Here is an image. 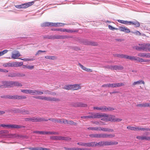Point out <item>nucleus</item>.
Instances as JSON below:
<instances>
[{
	"instance_id": "39",
	"label": "nucleus",
	"mask_w": 150,
	"mask_h": 150,
	"mask_svg": "<svg viewBox=\"0 0 150 150\" xmlns=\"http://www.w3.org/2000/svg\"><path fill=\"white\" fill-rule=\"evenodd\" d=\"M96 142H91L88 143V146H96Z\"/></svg>"
},
{
	"instance_id": "38",
	"label": "nucleus",
	"mask_w": 150,
	"mask_h": 150,
	"mask_svg": "<svg viewBox=\"0 0 150 150\" xmlns=\"http://www.w3.org/2000/svg\"><path fill=\"white\" fill-rule=\"evenodd\" d=\"M114 108L112 107H107L106 106H105V112H107L108 111H112V110H114Z\"/></svg>"
},
{
	"instance_id": "52",
	"label": "nucleus",
	"mask_w": 150,
	"mask_h": 150,
	"mask_svg": "<svg viewBox=\"0 0 150 150\" xmlns=\"http://www.w3.org/2000/svg\"><path fill=\"white\" fill-rule=\"evenodd\" d=\"M47 134L58 135L59 134V133L53 132H47Z\"/></svg>"
},
{
	"instance_id": "35",
	"label": "nucleus",
	"mask_w": 150,
	"mask_h": 150,
	"mask_svg": "<svg viewBox=\"0 0 150 150\" xmlns=\"http://www.w3.org/2000/svg\"><path fill=\"white\" fill-rule=\"evenodd\" d=\"M49 120L52 121V122H54L55 123H61V121L60 119H49Z\"/></svg>"
},
{
	"instance_id": "11",
	"label": "nucleus",
	"mask_w": 150,
	"mask_h": 150,
	"mask_svg": "<svg viewBox=\"0 0 150 150\" xmlns=\"http://www.w3.org/2000/svg\"><path fill=\"white\" fill-rule=\"evenodd\" d=\"M106 68H109L113 70H121L123 69V67L121 66H108L106 67Z\"/></svg>"
},
{
	"instance_id": "12",
	"label": "nucleus",
	"mask_w": 150,
	"mask_h": 150,
	"mask_svg": "<svg viewBox=\"0 0 150 150\" xmlns=\"http://www.w3.org/2000/svg\"><path fill=\"white\" fill-rule=\"evenodd\" d=\"M34 4V1H31L20 4L21 8H25L31 6Z\"/></svg>"
},
{
	"instance_id": "56",
	"label": "nucleus",
	"mask_w": 150,
	"mask_h": 150,
	"mask_svg": "<svg viewBox=\"0 0 150 150\" xmlns=\"http://www.w3.org/2000/svg\"><path fill=\"white\" fill-rule=\"evenodd\" d=\"M145 54L146 53H140L138 54V55L141 57H145Z\"/></svg>"
},
{
	"instance_id": "37",
	"label": "nucleus",
	"mask_w": 150,
	"mask_h": 150,
	"mask_svg": "<svg viewBox=\"0 0 150 150\" xmlns=\"http://www.w3.org/2000/svg\"><path fill=\"white\" fill-rule=\"evenodd\" d=\"M102 86L104 88H112V83H108L104 84Z\"/></svg>"
},
{
	"instance_id": "10",
	"label": "nucleus",
	"mask_w": 150,
	"mask_h": 150,
	"mask_svg": "<svg viewBox=\"0 0 150 150\" xmlns=\"http://www.w3.org/2000/svg\"><path fill=\"white\" fill-rule=\"evenodd\" d=\"M71 105L72 106L74 107H86L87 106L86 104L85 103H82L81 102H75L71 104Z\"/></svg>"
},
{
	"instance_id": "26",
	"label": "nucleus",
	"mask_w": 150,
	"mask_h": 150,
	"mask_svg": "<svg viewBox=\"0 0 150 150\" xmlns=\"http://www.w3.org/2000/svg\"><path fill=\"white\" fill-rule=\"evenodd\" d=\"M11 87L13 86H21L22 84L18 81H11Z\"/></svg>"
},
{
	"instance_id": "47",
	"label": "nucleus",
	"mask_w": 150,
	"mask_h": 150,
	"mask_svg": "<svg viewBox=\"0 0 150 150\" xmlns=\"http://www.w3.org/2000/svg\"><path fill=\"white\" fill-rule=\"evenodd\" d=\"M137 59L140 62H148L149 61V60L147 59L144 60L142 58H139L138 57L137 58Z\"/></svg>"
},
{
	"instance_id": "5",
	"label": "nucleus",
	"mask_w": 150,
	"mask_h": 150,
	"mask_svg": "<svg viewBox=\"0 0 150 150\" xmlns=\"http://www.w3.org/2000/svg\"><path fill=\"white\" fill-rule=\"evenodd\" d=\"M148 44L144 43L143 44H139V46H135L134 47V48L139 50H142L147 51L148 49Z\"/></svg>"
},
{
	"instance_id": "19",
	"label": "nucleus",
	"mask_w": 150,
	"mask_h": 150,
	"mask_svg": "<svg viewBox=\"0 0 150 150\" xmlns=\"http://www.w3.org/2000/svg\"><path fill=\"white\" fill-rule=\"evenodd\" d=\"M124 58L131 60H134L135 61L138 60V57L134 56H129L125 54Z\"/></svg>"
},
{
	"instance_id": "34",
	"label": "nucleus",
	"mask_w": 150,
	"mask_h": 150,
	"mask_svg": "<svg viewBox=\"0 0 150 150\" xmlns=\"http://www.w3.org/2000/svg\"><path fill=\"white\" fill-rule=\"evenodd\" d=\"M26 120L27 121H30L33 122H36L38 121V119L37 118L33 117L27 118Z\"/></svg>"
},
{
	"instance_id": "7",
	"label": "nucleus",
	"mask_w": 150,
	"mask_h": 150,
	"mask_svg": "<svg viewBox=\"0 0 150 150\" xmlns=\"http://www.w3.org/2000/svg\"><path fill=\"white\" fill-rule=\"evenodd\" d=\"M38 99L51 101H59V100L58 98H51L50 97L38 96Z\"/></svg>"
},
{
	"instance_id": "45",
	"label": "nucleus",
	"mask_w": 150,
	"mask_h": 150,
	"mask_svg": "<svg viewBox=\"0 0 150 150\" xmlns=\"http://www.w3.org/2000/svg\"><path fill=\"white\" fill-rule=\"evenodd\" d=\"M96 146H104V141H101L98 143L96 142Z\"/></svg>"
},
{
	"instance_id": "4",
	"label": "nucleus",
	"mask_w": 150,
	"mask_h": 150,
	"mask_svg": "<svg viewBox=\"0 0 150 150\" xmlns=\"http://www.w3.org/2000/svg\"><path fill=\"white\" fill-rule=\"evenodd\" d=\"M66 24L60 23H53L50 22H45L42 24L43 26H54L55 27L63 26Z\"/></svg>"
},
{
	"instance_id": "31",
	"label": "nucleus",
	"mask_w": 150,
	"mask_h": 150,
	"mask_svg": "<svg viewBox=\"0 0 150 150\" xmlns=\"http://www.w3.org/2000/svg\"><path fill=\"white\" fill-rule=\"evenodd\" d=\"M137 106L140 107H148L149 105L148 103H143L142 104H139L137 105Z\"/></svg>"
},
{
	"instance_id": "57",
	"label": "nucleus",
	"mask_w": 150,
	"mask_h": 150,
	"mask_svg": "<svg viewBox=\"0 0 150 150\" xmlns=\"http://www.w3.org/2000/svg\"><path fill=\"white\" fill-rule=\"evenodd\" d=\"M117 87L124 86L125 84L123 83H116Z\"/></svg>"
},
{
	"instance_id": "6",
	"label": "nucleus",
	"mask_w": 150,
	"mask_h": 150,
	"mask_svg": "<svg viewBox=\"0 0 150 150\" xmlns=\"http://www.w3.org/2000/svg\"><path fill=\"white\" fill-rule=\"evenodd\" d=\"M6 127L8 128H14V129H20L22 128L23 127L22 126L18 125H5L1 124L0 125V127Z\"/></svg>"
},
{
	"instance_id": "14",
	"label": "nucleus",
	"mask_w": 150,
	"mask_h": 150,
	"mask_svg": "<svg viewBox=\"0 0 150 150\" xmlns=\"http://www.w3.org/2000/svg\"><path fill=\"white\" fill-rule=\"evenodd\" d=\"M14 53H12L11 58L14 59H19L18 57L21 55L19 52L18 51H16L14 52Z\"/></svg>"
},
{
	"instance_id": "50",
	"label": "nucleus",
	"mask_w": 150,
	"mask_h": 150,
	"mask_svg": "<svg viewBox=\"0 0 150 150\" xmlns=\"http://www.w3.org/2000/svg\"><path fill=\"white\" fill-rule=\"evenodd\" d=\"M60 121H61V123H63L65 124H67L68 120L66 119H60Z\"/></svg>"
},
{
	"instance_id": "30",
	"label": "nucleus",
	"mask_w": 150,
	"mask_h": 150,
	"mask_svg": "<svg viewBox=\"0 0 150 150\" xmlns=\"http://www.w3.org/2000/svg\"><path fill=\"white\" fill-rule=\"evenodd\" d=\"M23 62H13V67H17L22 66Z\"/></svg>"
},
{
	"instance_id": "8",
	"label": "nucleus",
	"mask_w": 150,
	"mask_h": 150,
	"mask_svg": "<svg viewBox=\"0 0 150 150\" xmlns=\"http://www.w3.org/2000/svg\"><path fill=\"white\" fill-rule=\"evenodd\" d=\"M11 81H2L0 84V88H6L11 87Z\"/></svg>"
},
{
	"instance_id": "51",
	"label": "nucleus",
	"mask_w": 150,
	"mask_h": 150,
	"mask_svg": "<svg viewBox=\"0 0 150 150\" xmlns=\"http://www.w3.org/2000/svg\"><path fill=\"white\" fill-rule=\"evenodd\" d=\"M132 33L136 35H141L140 33L138 30H136L135 32H132Z\"/></svg>"
},
{
	"instance_id": "1",
	"label": "nucleus",
	"mask_w": 150,
	"mask_h": 150,
	"mask_svg": "<svg viewBox=\"0 0 150 150\" xmlns=\"http://www.w3.org/2000/svg\"><path fill=\"white\" fill-rule=\"evenodd\" d=\"M89 136L91 138H112L114 137V134H108L106 133L101 134H92L89 135Z\"/></svg>"
},
{
	"instance_id": "23",
	"label": "nucleus",
	"mask_w": 150,
	"mask_h": 150,
	"mask_svg": "<svg viewBox=\"0 0 150 150\" xmlns=\"http://www.w3.org/2000/svg\"><path fill=\"white\" fill-rule=\"evenodd\" d=\"M81 84H74L72 85V90H78L79 89L81 88V87L80 86Z\"/></svg>"
},
{
	"instance_id": "16",
	"label": "nucleus",
	"mask_w": 150,
	"mask_h": 150,
	"mask_svg": "<svg viewBox=\"0 0 150 150\" xmlns=\"http://www.w3.org/2000/svg\"><path fill=\"white\" fill-rule=\"evenodd\" d=\"M118 142H116L104 141V146H110L113 145H117Z\"/></svg>"
},
{
	"instance_id": "49",
	"label": "nucleus",
	"mask_w": 150,
	"mask_h": 150,
	"mask_svg": "<svg viewBox=\"0 0 150 150\" xmlns=\"http://www.w3.org/2000/svg\"><path fill=\"white\" fill-rule=\"evenodd\" d=\"M8 51V50H5L2 51L0 52V56H2L4 54L6 53Z\"/></svg>"
},
{
	"instance_id": "54",
	"label": "nucleus",
	"mask_w": 150,
	"mask_h": 150,
	"mask_svg": "<svg viewBox=\"0 0 150 150\" xmlns=\"http://www.w3.org/2000/svg\"><path fill=\"white\" fill-rule=\"evenodd\" d=\"M135 127L136 126H128L127 127V128L128 129H129L131 130H133L135 131Z\"/></svg>"
},
{
	"instance_id": "44",
	"label": "nucleus",
	"mask_w": 150,
	"mask_h": 150,
	"mask_svg": "<svg viewBox=\"0 0 150 150\" xmlns=\"http://www.w3.org/2000/svg\"><path fill=\"white\" fill-rule=\"evenodd\" d=\"M77 144L80 146H88V143L79 142L77 143Z\"/></svg>"
},
{
	"instance_id": "63",
	"label": "nucleus",
	"mask_w": 150,
	"mask_h": 150,
	"mask_svg": "<svg viewBox=\"0 0 150 150\" xmlns=\"http://www.w3.org/2000/svg\"><path fill=\"white\" fill-rule=\"evenodd\" d=\"M75 123L74 122L71 120H70L69 121H68V123H67V124H70L71 125H74Z\"/></svg>"
},
{
	"instance_id": "41",
	"label": "nucleus",
	"mask_w": 150,
	"mask_h": 150,
	"mask_svg": "<svg viewBox=\"0 0 150 150\" xmlns=\"http://www.w3.org/2000/svg\"><path fill=\"white\" fill-rule=\"evenodd\" d=\"M45 58L47 59L54 60L56 59V57L54 56H45Z\"/></svg>"
},
{
	"instance_id": "17",
	"label": "nucleus",
	"mask_w": 150,
	"mask_h": 150,
	"mask_svg": "<svg viewBox=\"0 0 150 150\" xmlns=\"http://www.w3.org/2000/svg\"><path fill=\"white\" fill-rule=\"evenodd\" d=\"M129 25H134L136 27H139L140 26V24L139 22L137 21H129Z\"/></svg>"
},
{
	"instance_id": "55",
	"label": "nucleus",
	"mask_w": 150,
	"mask_h": 150,
	"mask_svg": "<svg viewBox=\"0 0 150 150\" xmlns=\"http://www.w3.org/2000/svg\"><path fill=\"white\" fill-rule=\"evenodd\" d=\"M81 118L83 119L92 118L91 115L89 116H82L81 117Z\"/></svg>"
},
{
	"instance_id": "64",
	"label": "nucleus",
	"mask_w": 150,
	"mask_h": 150,
	"mask_svg": "<svg viewBox=\"0 0 150 150\" xmlns=\"http://www.w3.org/2000/svg\"><path fill=\"white\" fill-rule=\"evenodd\" d=\"M64 149L65 150H74V148H68L66 147H64Z\"/></svg>"
},
{
	"instance_id": "61",
	"label": "nucleus",
	"mask_w": 150,
	"mask_h": 150,
	"mask_svg": "<svg viewBox=\"0 0 150 150\" xmlns=\"http://www.w3.org/2000/svg\"><path fill=\"white\" fill-rule=\"evenodd\" d=\"M122 120L121 119L115 118V120L114 122H120Z\"/></svg>"
},
{
	"instance_id": "3",
	"label": "nucleus",
	"mask_w": 150,
	"mask_h": 150,
	"mask_svg": "<svg viewBox=\"0 0 150 150\" xmlns=\"http://www.w3.org/2000/svg\"><path fill=\"white\" fill-rule=\"evenodd\" d=\"M1 97L4 98H8L9 99L18 100L25 99L27 98L25 96H18L17 95L14 96L6 95L2 96Z\"/></svg>"
},
{
	"instance_id": "46",
	"label": "nucleus",
	"mask_w": 150,
	"mask_h": 150,
	"mask_svg": "<svg viewBox=\"0 0 150 150\" xmlns=\"http://www.w3.org/2000/svg\"><path fill=\"white\" fill-rule=\"evenodd\" d=\"M72 85H67L65 86L64 89L66 90H72Z\"/></svg>"
},
{
	"instance_id": "27",
	"label": "nucleus",
	"mask_w": 150,
	"mask_h": 150,
	"mask_svg": "<svg viewBox=\"0 0 150 150\" xmlns=\"http://www.w3.org/2000/svg\"><path fill=\"white\" fill-rule=\"evenodd\" d=\"M100 131H102L103 132H113L114 130L113 129H109L107 128L103 127H100Z\"/></svg>"
},
{
	"instance_id": "48",
	"label": "nucleus",
	"mask_w": 150,
	"mask_h": 150,
	"mask_svg": "<svg viewBox=\"0 0 150 150\" xmlns=\"http://www.w3.org/2000/svg\"><path fill=\"white\" fill-rule=\"evenodd\" d=\"M19 59H21L22 60H23L24 61H31L33 60L34 59L33 58H25V59H21L19 58Z\"/></svg>"
},
{
	"instance_id": "33",
	"label": "nucleus",
	"mask_w": 150,
	"mask_h": 150,
	"mask_svg": "<svg viewBox=\"0 0 150 150\" xmlns=\"http://www.w3.org/2000/svg\"><path fill=\"white\" fill-rule=\"evenodd\" d=\"M3 66L4 67H13V63H7L3 64Z\"/></svg>"
},
{
	"instance_id": "62",
	"label": "nucleus",
	"mask_w": 150,
	"mask_h": 150,
	"mask_svg": "<svg viewBox=\"0 0 150 150\" xmlns=\"http://www.w3.org/2000/svg\"><path fill=\"white\" fill-rule=\"evenodd\" d=\"M38 150H51L49 149L40 147V148H38Z\"/></svg>"
},
{
	"instance_id": "15",
	"label": "nucleus",
	"mask_w": 150,
	"mask_h": 150,
	"mask_svg": "<svg viewBox=\"0 0 150 150\" xmlns=\"http://www.w3.org/2000/svg\"><path fill=\"white\" fill-rule=\"evenodd\" d=\"M101 113L97 112V113H91L92 118H100L101 115Z\"/></svg>"
},
{
	"instance_id": "36",
	"label": "nucleus",
	"mask_w": 150,
	"mask_h": 150,
	"mask_svg": "<svg viewBox=\"0 0 150 150\" xmlns=\"http://www.w3.org/2000/svg\"><path fill=\"white\" fill-rule=\"evenodd\" d=\"M118 21L122 24L127 25L129 24V21H125L121 19H118Z\"/></svg>"
},
{
	"instance_id": "2",
	"label": "nucleus",
	"mask_w": 150,
	"mask_h": 150,
	"mask_svg": "<svg viewBox=\"0 0 150 150\" xmlns=\"http://www.w3.org/2000/svg\"><path fill=\"white\" fill-rule=\"evenodd\" d=\"M7 137L9 138H16L19 139H26L28 138L27 136L25 135L17 133L8 134L7 135Z\"/></svg>"
},
{
	"instance_id": "22",
	"label": "nucleus",
	"mask_w": 150,
	"mask_h": 150,
	"mask_svg": "<svg viewBox=\"0 0 150 150\" xmlns=\"http://www.w3.org/2000/svg\"><path fill=\"white\" fill-rule=\"evenodd\" d=\"M120 30L121 31L124 32L126 33H129L130 32V30L126 27L121 26L119 28Z\"/></svg>"
},
{
	"instance_id": "24",
	"label": "nucleus",
	"mask_w": 150,
	"mask_h": 150,
	"mask_svg": "<svg viewBox=\"0 0 150 150\" xmlns=\"http://www.w3.org/2000/svg\"><path fill=\"white\" fill-rule=\"evenodd\" d=\"M108 121L114 122L115 116L112 115H108Z\"/></svg>"
},
{
	"instance_id": "28",
	"label": "nucleus",
	"mask_w": 150,
	"mask_h": 150,
	"mask_svg": "<svg viewBox=\"0 0 150 150\" xmlns=\"http://www.w3.org/2000/svg\"><path fill=\"white\" fill-rule=\"evenodd\" d=\"M141 84H145V82L142 80H139L137 81H135L132 83L133 86H135L137 85H139Z\"/></svg>"
},
{
	"instance_id": "13",
	"label": "nucleus",
	"mask_w": 150,
	"mask_h": 150,
	"mask_svg": "<svg viewBox=\"0 0 150 150\" xmlns=\"http://www.w3.org/2000/svg\"><path fill=\"white\" fill-rule=\"evenodd\" d=\"M25 76L24 74L19 73H11L8 75V77H23Z\"/></svg>"
},
{
	"instance_id": "43",
	"label": "nucleus",
	"mask_w": 150,
	"mask_h": 150,
	"mask_svg": "<svg viewBox=\"0 0 150 150\" xmlns=\"http://www.w3.org/2000/svg\"><path fill=\"white\" fill-rule=\"evenodd\" d=\"M113 55L114 57H120L121 58H124L125 54H114Z\"/></svg>"
},
{
	"instance_id": "25",
	"label": "nucleus",
	"mask_w": 150,
	"mask_h": 150,
	"mask_svg": "<svg viewBox=\"0 0 150 150\" xmlns=\"http://www.w3.org/2000/svg\"><path fill=\"white\" fill-rule=\"evenodd\" d=\"M135 131H149L150 128H143L139 127L136 126Z\"/></svg>"
},
{
	"instance_id": "58",
	"label": "nucleus",
	"mask_w": 150,
	"mask_h": 150,
	"mask_svg": "<svg viewBox=\"0 0 150 150\" xmlns=\"http://www.w3.org/2000/svg\"><path fill=\"white\" fill-rule=\"evenodd\" d=\"M108 27L110 29L112 30H117V28H115L114 27H113L112 26H111L110 25H108Z\"/></svg>"
},
{
	"instance_id": "59",
	"label": "nucleus",
	"mask_w": 150,
	"mask_h": 150,
	"mask_svg": "<svg viewBox=\"0 0 150 150\" xmlns=\"http://www.w3.org/2000/svg\"><path fill=\"white\" fill-rule=\"evenodd\" d=\"M38 134H47V132L38 131Z\"/></svg>"
},
{
	"instance_id": "20",
	"label": "nucleus",
	"mask_w": 150,
	"mask_h": 150,
	"mask_svg": "<svg viewBox=\"0 0 150 150\" xmlns=\"http://www.w3.org/2000/svg\"><path fill=\"white\" fill-rule=\"evenodd\" d=\"M83 44L85 45H91L92 46H96L98 45L97 43L94 42L88 41H86L84 42Z\"/></svg>"
},
{
	"instance_id": "42",
	"label": "nucleus",
	"mask_w": 150,
	"mask_h": 150,
	"mask_svg": "<svg viewBox=\"0 0 150 150\" xmlns=\"http://www.w3.org/2000/svg\"><path fill=\"white\" fill-rule=\"evenodd\" d=\"M51 138L55 140H61V136H53L51 137Z\"/></svg>"
},
{
	"instance_id": "9",
	"label": "nucleus",
	"mask_w": 150,
	"mask_h": 150,
	"mask_svg": "<svg viewBox=\"0 0 150 150\" xmlns=\"http://www.w3.org/2000/svg\"><path fill=\"white\" fill-rule=\"evenodd\" d=\"M21 91L25 94H30L33 95H35L38 93V91L35 90L22 89L21 90Z\"/></svg>"
},
{
	"instance_id": "32",
	"label": "nucleus",
	"mask_w": 150,
	"mask_h": 150,
	"mask_svg": "<svg viewBox=\"0 0 150 150\" xmlns=\"http://www.w3.org/2000/svg\"><path fill=\"white\" fill-rule=\"evenodd\" d=\"M136 138L139 140H145L148 141V137L145 136H138L136 137Z\"/></svg>"
},
{
	"instance_id": "18",
	"label": "nucleus",
	"mask_w": 150,
	"mask_h": 150,
	"mask_svg": "<svg viewBox=\"0 0 150 150\" xmlns=\"http://www.w3.org/2000/svg\"><path fill=\"white\" fill-rule=\"evenodd\" d=\"M108 114L104 113H101L100 118L101 120L102 121H108Z\"/></svg>"
},
{
	"instance_id": "53",
	"label": "nucleus",
	"mask_w": 150,
	"mask_h": 150,
	"mask_svg": "<svg viewBox=\"0 0 150 150\" xmlns=\"http://www.w3.org/2000/svg\"><path fill=\"white\" fill-rule=\"evenodd\" d=\"M49 120L47 119H45L43 118H38V122H43L44 121H47Z\"/></svg>"
},
{
	"instance_id": "60",
	"label": "nucleus",
	"mask_w": 150,
	"mask_h": 150,
	"mask_svg": "<svg viewBox=\"0 0 150 150\" xmlns=\"http://www.w3.org/2000/svg\"><path fill=\"white\" fill-rule=\"evenodd\" d=\"M74 150H87V149L84 148H81L76 147L74 148Z\"/></svg>"
},
{
	"instance_id": "40",
	"label": "nucleus",
	"mask_w": 150,
	"mask_h": 150,
	"mask_svg": "<svg viewBox=\"0 0 150 150\" xmlns=\"http://www.w3.org/2000/svg\"><path fill=\"white\" fill-rule=\"evenodd\" d=\"M61 140H65L66 141H69L71 140V138L68 137L61 136Z\"/></svg>"
},
{
	"instance_id": "29",
	"label": "nucleus",
	"mask_w": 150,
	"mask_h": 150,
	"mask_svg": "<svg viewBox=\"0 0 150 150\" xmlns=\"http://www.w3.org/2000/svg\"><path fill=\"white\" fill-rule=\"evenodd\" d=\"M105 106H103L99 107H93V109L94 110H100L102 112H105Z\"/></svg>"
},
{
	"instance_id": "21",
	"label": "nucleus",
	"mask_w": 150,
	"mask_h": 150,
	"mask_svg": "<svg viewBox=\"0 0 150 150\" xmlns=\"http://www.w3.org/2000/svg\"><path fill=\"white\" fill-rule=\"evenodd\" d=\"M79 65L83 70L87 72H92L93 71L92 69H88L82 65L81 64L79 63Z\"/></svg>"
}]
</instances>
